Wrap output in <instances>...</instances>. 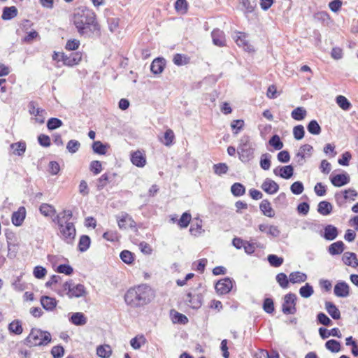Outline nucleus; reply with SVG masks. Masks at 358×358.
Wrapping results in <instances>:
<instances>
[{
  "instance_id": "obj_1",
  "label": "nucleus",
  "mask_w": 358,
  "mask_h": 358,
  "mask_svg": "<svg viewBox=\"0 0 358 358\" xmlns=\"http://www.w3.org/2000/svg\"><path fill=\"white\" fill-rule=\"evenodd\" d=\"M73 22L81 36L99 34L100 27L96 20V15L91 9L78 8L74 12Z\"/></svg>"
},
{
  "instance_id": "obj_2",
  "label": "nucleus",
  "mask_w": 358,
  "mask_h": 358,
  "mask_svg": "<svg viewBox=\"0 0 358 358\" xmlns=\"http://www.w3.org/2000/svg\"><path fill=\"white\" fill-rule=\"evenodd\" d=\"M154 296L151 287L145 284L130 288L124 295L126 303L133 308L141 307L149 303Z\"/></svg>"
},
{
  "instance_id": "obj_3",
  "label": "nucleus",
  "mask_w": 358,
  "mask_h": 358,
  "mask_svg": "<svg viewBox=\"0 0 358 358\" xmlns=\"http://www.w3.org/2000/svg\"><path fill=\"white\" fill-rule=\"evenodd\" d=\"M50 341V334L38 329H32L25 339L26 345L29 347L46 345Z\"/></svg>"
},
{
  "instance_id": "obj_4",
  "label": "nucleus",
  "mask_w": 358,
  "mask_h": 358,
  "mask_svg": "<svg viewBox=\"0 0 358 358\" xmlns=\"http://www.w3.org/2000/svg\"><path fill=\"white\" fill-rule=\"evenodd\" d=\"M237 152L242 162H248L254 158L255 148L249 136L244 135L241 138Z\"/></svg>"
},
{
  "instance_id": "obj_5",
  "label": "nucleus",
  "mask_w": 358,
  "mask_h": 358,
  "mask_svg": "<svg viewBox=\"0 0 358 358\" xmlns=\"http://www.w3.org/2000/svg\"><path fill=\"white\" fill-rule=\"evenodd\" d=\"M59 296L67 295L69 298H78L87 294L85 286L82 284L75 285L72 280L65 282L61 289L57 291Z\"/></svg>"
},
{
  "instance_id": "obj_6",
  "label": "nucleus",
  "mask_w": 358,
  "mask_h": 358,
  "mask_svg": "<svg viewBox=\"0 0 358 358\" xmlns=\"http://www.w3.org/2000/svg\"><path fill=\"white\" fill-rule=\"evenodd\" d=\"M61 238L67 244H72L76 238V230L73 222L65 223L59 228Z\"/></svg>"
},
{
  "instance_id": "obj_7",
  "label": "nucleus",
  "mask_w": 358,
  "mask_h": 358,
  "mask_svg": "<svg viewBox=\"0 0 358 358\" xmlns=\"http://www.w3.org/2000/svg\"><path fill=\"white\" fill-rule=\"evenodd\" d=\"M296 296L293 293H288L284 296V301L282 305V311L286 315H293L296 312Z\"/></svg>"
},
{
  "instance_id": "obj_8",
  "label": "nucleus",
  "mask_w": 358,
  "mask_h": 358,
  "mask_svg": "<svg viewBox=\"0 0 358 358\" xmlns=\"http://www.w3.org/2000/svg\"><path fill=\"white\" fill-rule=\"evenodd\" d=\"M28 110L31 115L35 116V120L39 123L43 124L45 122V117L47 114L45 110L41 108L36 101H31L29 103Z\"/></svg>"
},
{
  "instance_id": "obj_9",
  "label": "nucleus",
  "mask_w": 358,
  "mask_h": 358,
  "mask_svg": "<svg viewBox=\"0 0 358 358\" xmlns=\"http://www.w3.org/2000/svg\"><path fill=\"white\" fill-rule=\"evenodd\" d=\"M201 287V283H199L198 287L194 289V293L189 292L187 294L186 301L194 309H198L202 305L203 296L201 293L196 292V290Z\"/></svg>"
},
{
  "instance_id": "obj_10",
  "label": "nucleus",
  "mask_w": 358,
  "mask_h": 358,
  "mask_svg": "<svg viewBox=\"0 0 358 358\" xmlns=\"http://www.w3.org/2000/svg\"><path fill=\"white\" fill-rule=\"evenodd\" d=\"M234 280L230 278H224L218 280L215 285V289L219 294H226L229 293L233 287Z\"/></svg>"
},
{
  "instance_id": "obj_11",
  "label": "nucleus",
  "mask_w": 358,
  "mask_h": 358,
  "mask_svg": "<svg viewBox=\"0 0 358 358\" xmlns=\"http://www.w3.org/2000/svg\"><path fill=\"white\" fill-rule=\"evenodd\" d=\"M82 53L80 52H71L69 55L61 54V59L64 65L73 66L78 64L82 59Z\"/></svg>"
},
{
  "instance_id": "obj_12",
  "label": "nucleus",
  "mask_w": 358,
  "mask_h": 358,
  "mask_svg": "<svg viewBox=\"0 0 358 358\" xmlns=\"http://www.w3.org/2000/svg\"><path fill=\"white\" fill-rule=\"evenodd\" d=\"M235 40L236 44L243 48L245 51L248 52H253L254 48L252 45H251L248 41L247 40V35L243 32H236L234 36H233Z\"/></svg>"
},
{
  "instance_id": "obj_13",
  "label": "nucleus",
  "mask_w": 358,
  "mask_h": 358,
  "mask_svg": "<svg viewBox=\"0 0 358 358\" xmlns=\"http://www.w3.org/2000/svg\"><path fill=\"white\" fill-rule=\"evenodd\" d=\"M329 179L335 187H342L350 182V176L348 173H340L335 176H330Z\"/></svg>"
},
{
  "instance_id": "obj_14",
  "label": "nucleus",
  "mask_w": 358,
  "mask_h": 358,
  "mask_svg": "<svg viewBox=\"0 0 358 358\" xmlns=\"http://www.w3.org/2000/svg\"><path fill=\"white\" fill-rule=\"evenodd\" d=\"M334 292L338 297H347L350 294V287L344 281L338 282L334 286Z\"/></svg>"
},
{
  "instance_id": "obj_15",
  "label": "nucleus",
  "mask_w": 358,
  "mask_h": 358,
  "mask_svg": "<svg viewBox=\"0 0 358 358\" xmlns=\"http://www.w3.org/2000/svg\"><path fill=\"white\" fill-rule=\"evenodd\" d=\"M25 217L26 209L24 206H21L17 211L13 213L11 216L12 223L16 227H20L22 224Z\"/></svg>"
},
{
  "instance_id": "obj_16",
  "label": "nucleus",
  "mask_w": 358,
  "mask_h": 358,
  "mask_svg": "<svg viewBox=\"0 0 358 358\" xmlns=\"http://www.w3.org/2000/svg\"><path fill=\"white\" fill-rule=\"evenodd\" d=\"M261 188L268 194H273L279 189V185L271 178H266L262 184Z\"/></svg>"
},
{
  "instance_id": "obj_17",
  "label": "nucleus",
  "mask_w": 358,
  "mask_h": 358,
  "mask_svg": "<svg viewBox=\"0 0 358 358\" xmlns=\"http://www.w3.org/2000/svg\"><path fill=\"white\" fill-rule=\"evenodd\" d=\"M40 302L42 307L47 311H53L57 305L56 299L48 296H42Z\"/></svg>"
},
{
  "instance_id": "obj_18",
  "label": "nucleus",
  "mask_w": 358,
  "mask_h": 358,
  "mask_svg": "<svg viewBox=\"0 0 358 358\" xmlns=\"http://www.w3.org/2000/svg\"><path fill=\"white\" fill-rule=\"evenodd\" d=\"M166 60L162 57L155 59L150 65V71L155 75L160 74L164 69Z\"/></svg>"
},
{
  "instance_id": "obj_19",
  "label": "nucleus",
  "mask_w": 358,
  "mask_h": 358,
  "mask_svg": "<svg viewBox=\"0 0 358 358\" xmlns=\"http://www.w3.org/2000/svg\"><path fill=\"white\" fill-rule=\"evenodd\" d=\"M342 260L343 263L349 266L357 268L358 266V259L357 255L352 252H345L343 255Z\"/></svg>"
},
{
  "instance_id": "obj_20",
  "label": "nucleus",
  "mask_w": 358,
  "mask_h": 358,
  "mask_svg": "<svg viewBox=\"0 0 358 358\" xmlns=\"http://www.w3.org/2000/svg\"><path fill=\"white\" fill-rule=\"evenodd\" d=\"M116 176V173H108L103 174L98 180L96 182V188L98 190L103 189L108 183L111 182L112 180Z\"/></svg>"
},
{
  "instance_id": "obj_21",
  "label": "nucleus",
  "mask_w": 358,
  "mask_h": 358,
  "mask_svg": "<svg viewBox=\"0 0 358 358\" xmlns=\"http://www.w3.org/2000/svg\"><path fill=\"white\" fill-rule=\"evenodd\" d=\"M132 164L138 167H143L146 164V158L143 153L138 150L131 155Z\"/></svg>"
},
{
  "instance_id": "obj_22",
  "label": "nucleus",
  "mask_w": 358,
  "mask_h": 358,
  "mask_svg": "<svg viewBox=\"0 0 358 358\" xmlns=\"http://www.w3.org/2000/svg\"><path fill=\"white\" fill-rule=\"evenodd\" d=\"M213 43L219 47L225 45L224 33L220 29H214L211 33Z\"/></svg>"
},
{
  "instance_id": "obj_23",
  "label": "nucleus",
  "mask_w": 358,
  "mask_h": 358,
  "mask_svg": "<svg viewBox=\"0 0 358 358\" xmlns=\"http://www.w3.org/2000/svg\"><path fill=\"white\" fill-rule=\"evenodd\" d=\"M325 309L334 320H338L341 318V312L334 303L326 301Z\"/></svg>"
},
{
  "instance_id": "obj_24",
  "label": "nucleus",
  "mask_w": 358,
  "mask_h": 358,
  "mask_svg": "<svg viewBox=\"0 0 358 358\" xmlns=\"http://www.w3.org/2000/svg\"><path fill=\"white\" fill-rule=\"evenodd\" d=\"M338 229L331 225L328 224L324 229V238L328 241H333L338 236Z\"/></svg>"
},
{
  "instance_id": "obj_25",
  "label": "nucleus",
  "mask_w": 358,
  "mask_h": 358,
  "mask_svg": "<svg viewBox=\"0 0 358 358\" xmlns=\"http://www.w3.org/2000/svg\"><path fill=\"white\" fill-rule=\"evenodd\" d=\"M259 209L265 216L273 217L275 215V212L271 206V203L267 199H264L261 202Z\"/></svg>"
},
{
  "instance_id": "obj_26",
  "label": "nucleus",
  "mask_w": 358,
  "mask_h": 358,
  "mask_svg": "<svg viewBox=\"0 0 358 358\" xmlns=\"http://www.w3.org/2000/svg\"><path fill=\"white\" fill-rule=\"evenodd\" d=\"M70 322L76 326H83L87 323V318L83 313L77 312L71 315Z\"/></svg>"
},
{
  "instance_id": "obj_27",
  "label": "nucleus",
  "mask_w": 358,
  "mask_h": 358,
  "mask_svg": "<svg viewBox=\"0 0 358 358\" xmlns=\"http://www.w3.org/2000/svg\"><path fill=\"white\" fill-rule=\"evenodd\" d=\"M345 249V245L341 241L331 243L328 248V252L331 255H341Z\"/></svg>"
},
{
  "instance_id": "obj_28",
  "label": "nucleus",
  "mask_w": 358,
  "mask_h": 358,
  "mask_svg": "<svg viewBox=\"0 0 358 358\" xmlns=\"http://www.w3.org/2000/svg\"><path fill=\"white\" fill-rule=\"evenodd\" d=\"M10 150H13V154L17 156H22L26 151V143L24 141H19L10 144Z\"/></svg>"
},
{
  "instance_id": "obj_29",
  "label": "nucleus",
  "mask_w": 358,
  "mask_h": 358,
  "mask_svg": "<svg viewBox=\"0 0 358 358\" xmlns=\"http://www.w3.org/2000/svg\"><path fill=\"white\" fill-rule=\"evenodd\" d=\"M333 206L327 201H322L317 205V212L322 215H328L332 212Z\"/></svg>"
},
{
  "instance_id": "obj_30",
  "label": "nucleus",
  "mask_w": 358,
  "mask_h": 358,
  "mask_svg": "<svg viewBox=\"0 0 358 358\" xmlns=\"http://www.w3.org/2000/svg\"><path fill=\"white\" fill-rule=\"evenodd\" d=\"M124 222H128V227L134 228L136 227V222L133 218L128 215H123L121 218L117 220L118 227L121 229H126L127 224Z\"/></svg>"
},
{
  "instance_id": "obj_31",
  "label": "nucleus",
  "mask_w": 358,
  "mask_h": 358,
  "mask_svg": "<svg viewBox=\"0 0 358 358\" xmlns=\"http://www.w3.org/2000/svg\"><path fill=\"white\" fill-rule=\"evenodd\" d=\"M289 279L290 282L293 284L301 283L305 282L307 280V275L304 273L300 271H294L289 274Z\"/></svg>"
},
{
  "instance_id": "obj_32",
  "label": "nucleus",
  "mask_w": 358,
  "mask_h": 358,
  "mask_svg": "<svg viewBox=\"0 0 358 358\" xmlns=\"http://www.w3.org/2000/svg\"><path fill=\"white\" fill-rule=\"evenodd\" d=\"M17 15V9L15 6L4 7L1 17L4 20H10Z\"/></svg>"
},
{
  "instance_id": "obj_33",
  "label": "nucleus",
  "mask_w": 358,
  "mask_h": 358,
  "mask_svg": "<svg viewBox=\"0 0 358 358\" xmlns=\"http://www.w3.org/2000/svg\"><path fill=\"white\" fill-rule=\"evenodd\" d=\"M91 244V239L87 235H82L80 237L78 248V250L81 252H84L87 251Z\"/></svg>"
},
{
  "instance_id": "obj_34",
  "label": "nucleus",
  "mask_w": 358,
  "mask_h": 358,
  "mask_svg": "<svg viewBox=\"0 0 358 358\" xmlns=\"http://www.w3.org/2000/svg\"><path fill=\"white\" fill-rule=\"evenodd\" d=\"M307 115L306 110L301 106H299L293 110L291 113L292 117L297 121L303 120Z\"/></svg>"
},
{
  "instance_id": "obj_35",
  "label": "nucleus",
  "mask_w": 358,
  "mask_h": 358,
  "mask_svg": "<svg viewBox=\"0 0 358 358\" xmlns=\"http://www.w3.org/2000/svg\"><path fill=\"white\" fill-rule=\"evenodd\" d=\"M39 210L40 213L45 217H50L56 213V210L54 206L45 203L40 206Z\"/></svg>"
},
{
  "instance_id": "obj_36",
  "label": "nucleus",
  "mask_w": 358,
  "mask_h": 358,
  "mask_svg": "<svg viewBox=\"0 0 358 358\" xmlns=\"http://www.w3.org/2000/svg\"><path fill=\"white\" fill-rule=\"evenodd\" d=\"M96 354L101 358H109L112 355V349L108 345H100L96 349Z\"/></svg>"
},
{
  "instance_id": "obj_37",
  "label": "nucleus",
  "mask_w": 358,
  "mask_h": 358,
  "mask_svg": "<svg viewBox=\"0 0 358 358\" xmlns=\"http://www.w3.org/2000/svg\"><path fill=\"white\" fill-rule=\"evenodd\" d=\"M336 102L338 106L343 110H349L352 107L351 103L345 96L343 95L337 96L336 98Z\"/></svg>"
},
{
  "instance_id": "obj_38",
  "label": "nucleus",
  "mask_w": 358,
  "mask_h": 358,
  "mask_svg": "<svg viewBox=\"0 0 358 358\" xmlns=\"http://www.w3.org/2000/svg\"><path fill=\"white\" fill-rule=\"evenodd\" d=\"M325 348L333 353H336L341 351V345L340 342L336 340L331 339L326 342Z\"/></svg>"
},
{
  "instance_id": "obj_39",
  "label": "nucleus",
  "mask_w": 358,
  "mask_h": 358,
  "mask_svg": "<svg viewBox=\"0 0 358 358\" xmlns=\"http://www.w3.org/2000/svg\"><path fill=\"white\" fill-rule=\"evenodd\" d=\"M174 7L177 13L184 15L187 13L188 3L187 0H177Z\"/></svg>"
},
{
  "instance_id": "obj_40",
  "label": "nucleus",
  "mask_w": 358,
  "mask_h": 358,
  "mask_svg": "<svg viewBox=\"0 0 358 358\" xmlns=\"http://www.w3.org/2000/svg\"><path fill=\"white\" fill-rule=\"evenodd\" d=\"M294 174V168L292 165L280 167L279 176L284 179H289Z\"/></svg>"
},
{
  "instance_id": "obj_41",
  "label": "nucleus",
  "mask_w": 358,
  "mask_h": 358,
  "mask_svg": "<svg viewBox=\"0 0 358 358\" xmlns=\"http://www.w3.org/2000/svg\"><path fill=\"white\" fill-rule=\"evenodd\" d=\"M231 192L234 196H241L245 194V187L240 182H235L231 187Z\"/></svg>"
},
{
  "instance_id": "obj_42",
  "label": "nucleus",
  "mask_w": 358,
  "mask_h": 358,
  "mask_svg": "<svg viewBox=\"0 0 358 358\" xmlns=\"http://www.w3.org/2000/svg\"><path fill=\"white\" fill-rule=\"evenodd\" d=\"M8 330L16 335L21 334L23 331L21 322L18 320L13 321L8 325Z\"/></svg>"
},
{
  "instance_id": "obj_43",
  "label": "nucleus",
  "mask_w": 358,
  "mask_h": 358,
  "mask_svg": "<svg viewBox=\"0 0 358 358\" xmlns=\"http://www.w3.org/2000/svg\"><path fill=\"white\" fill-rule=\"evenodd\" d=\"M241 4L245 9V14L252 13L256 8V0H242Z\"/></svg>"
},
{
  "instance_id": "obj_44",
  "label": "nucleus",
  "mask_w": 358,
  "mask_h": 358,
  "mask_svg": "<svg viewBox=\"0 0 358 358\" xmlns=\"http://www.w3.org/2000/svg\"><path fill=\"white\" fill-rule=\"evenodd\" d=\"M307 129L309 133L313 135H319L321 133L322 129L318 122L313 120L307 125Z\"/></svg>"
},
{
  "instance_id": "obj_45",
  "label": "nucleus",
  "mask_w": 358,
  "mask_h": 358,
  "mask_svg": "<svg viewBox=\"0 0 358 358\" xmlns=\"http://www.w3.org/2000/svg\"><path fill=\"white\" fill-rule=\"evenodd\" d=\"M146 342L144 336H137L130 341V345L134 350H138Z\"/></svg>"
},
{
  "instance_id": "obj_46",
  "label": "nucleus",
  "mask_w": 358,
  "mask_h": 358,
  "mask_svg": "<svg viewBox=\"0 0 358 358\" xmlns=\"http://www.w3.org/2000/svg\"><path fill=\"white\" fill-rule=\"evenodd\" d=\"M314 293L313 287L309 283H306L299 289V294L303 298H309Z\"/></svg>"
},
{
  "instance_id": "obj_47",
  "label": "nucleus",
  "mask_w": 358,
  "mask_h": 358,
  "mask_svg": "<svg viewBox=\"0 0 358 358\" xmlns=\"http://www.w3.org/2000/svg\"><path fill=\"white\" fill-rule=\"evenodd\" d=\"M275 279L277 282L280 286V287H282V289H286L288 287L289 282L290 281L285 273H280L277 274Z\"/></svg>"
},
{
  "instance_id": "obj_48",
  "label": "nucleus",
  "mask_w": 358,
  "mask_h": 358,
  "mask_svg": "<svg viewBox=\"0 0 358 358\" xmlns=\"http://www.w3.org/2000/svg\"><path fill=\"white\" fill-rule=\"evenodd\" d=\"M120 257L122 261L127 264H132L134 260V254L127 250H124L120 252Z\"/></svg>"
},
{
  "instance_id": "obj_49",
  "label": "nucleus",
  "mask_w": 358,
  "mask_h": 358,
  "mask_svg": "<svg viewBox=\"0 0 358 358\" xmlns=\"http://www.w3.org/2000/svg\"><path fill=\"white\" fill-rule=\"evenodd\" d=\"M268 143L271 146L273 147L275 150H280L283 148V143L280 140L278 135H273L269 140Z\"/></svg>"
},
{
  "instance_id": "obj_50",
  "label": "nucleus",
  "mask_w": 358,
  "mask_h": 358,
  "mask_svg": "<svg viewBox=\"0 0 358 358\" xmlns=\"http://www.w3.org/2000/svg\"><path fill=\"white\" fill-rule=\"evenodd\" d=\"M317 322L327 327L331 326L333 324L331 320L322 312L319 313L317 315Z\"/></svg>"
},
{
  "instance_id": "obj_51",
  "label": "nucleus",
  "mask_w": 358,
  "mask_h": 358,
  "mask_svg": "<svg viewBox=\"0 0 358 358\" xmlns=\"http://www.w3.org/2000/svg\"><path fill=\"white\" fill-rule=\"evenodd\" d=\"M267 259L270 265L273 267L280 266L284 262L282 257H278L276 255H269Z\"/></svg>"
},
{
  "instance_id": "obj_52",
  "label": "nucleus",
  "mask_w": 358,
  "mask_h": 358,
  "mask_svg": "<svg viewBox=\"0 0 358 358\" xmlns=\"http://www.w3.org/2000/svg\"><path fill=\"white\" fill-rule=\"evenodd\" d=\"M92 150L96 154L105 155L106 153V145L99 141H94L92 143Z\"/></svg>"
},
{
  "instance_id": "obj_53",
  "label": "nucleus",
  "mask_w": 358,
  "mask_h": 358,
  "mask_svg": "<svg viewBox=\"0 0 358 358\" xmlns=\"http://www.w3.org/2000/svg\"><path fill=\"white\" fill-rule=\"evenodd\" d=\"M62 125V121L57 117H51L47 122V127L49 130H55Z\"/></svg>"
},
{
  "instance_id": "obj_54",
  "label": "nucleus",
  "mask_w": 358,
  "mask_h": 358,
  "mask_svg": "<svg viewBox=\"0 0 358 358\" xmlns=\"http://www.w3.org/2000/svg\"><path fill=\"white\" fill-rule=\"evenodd\" d=\"M192 219L191 214L188 212H185L182 213L181 217L178 222V224L181 228H186L188 227L189 224L190 223Z\"/></svg>"
},
{
  "instance_id": "obj_55",
  "label": "nucleus",
  "mask_w": 358,
  "mask_h": 358,
  "mask_svg": "<svg viewBox=\"0 0 358 358\" xmlns=\"http://www.w3.org/2000/svg\"><path fill=\"white\" fill-rule=\"evenodd\" d=\"M271 155L265 153L262 155L260 159V166L264 170H268L271 166Z\"/></svg>"
},
{
  "instance_id": "obj_56",
  "label": "nucleus",
  "mask_w": 358,
  "mask_h": 358,
  "mask_svg": "<svg viewBox=\"0 0 358 358\" xmlns=\"http://www.w3.org/2000/svg\"><path fill=\"white\" fill-rule=\"evenodd\" d=\"M173 62L177 66H182L189 62V58L182 54H176L173 56Z\"/></svg>"
},
{
  "instance_id": "obj_57",
  "label": "nucleus",
  "mask_w": 358,
  "mask_h": 358,
  "mask_svg": "<svg viewBox=\"0 0 358 358\" xmlns=\"http://www.w3.org/2000/svg\"><path fill=\"white\" fill-rule=\"evenodd\" d=\"M18 246L15 243L8 241V257L13 259L16 257L17 253Z\"/></svg>"
},
{
  "instance_id": "obj_58",
  "label": "nucleus",
  "mask_w": 358,
  "mask_h": 358,
  "mask_svg": "<svg viewBox=\"0 0 358 358\" xmlns=\"http://www.w3.org/2000/svg\"><path fill=\"white\" fill-rule=\"evenodd\" d=\"M80 148V143L77 140H70L66 145L67 150L71 153H76Z\"/></svg>"
},
{
  "instance_id": "obj_59",
  "label": "nucleus",
  "mask_w": 358,
  "mask_h": 358,
  "mask_svg": "<svg viewBox=\"0 0 358 358\" xmlns=\"http://www.w3.org/2000/svg\"><path fill=\"white\" fill-rule=\"evenodd\" d=\"M47 274V270L45 267L41 266H36L33 271L34 276L37 279H43Z\"/></svg>"
},
{
  "instance_id": "obj_60",
  "label": "nucleus",
  "mask_w": 358,
  "mask_h": 358,
  "mask_svg": "<svg viewBox=\"0 0 358 358\" xmlns=\"http://www.w3.org/2000/svg\"><path fill=\"white\" fill-rule=\"evenodd\" d=\"M305 130L303 125H296L293 129V135L296 140H301L304 137Z\"/></svg>"
},
{
  "instance_id": "obj_61",
  "label": "nucleus",
  "mask_w": 358,
  "mask_h": 358,
  "mask_svg": "<svg viewBox=\"0 0 358 358\" xmlns=\"http://www.w3.org/2000/svg\"><path fill=\"white\" fill-rule=\"evenodd\" d=\"M174 133L171 129H167L164 135V141H162L163 143L166 146H170L173 144V141L174 139Z\"/></svg>"
},
{
  "instance_id": "obj_62",
  "label": "nucleus",
  "mask_w": 358,
  "mask_h": 358,
  "mask_svg": "<svg viewBox=\"0 0 358 358\" xmlns=\"http://www.w3.org/2000/svg\"><path fill=\"white\" fill-rule=\"evenodd\" d=\"M263 309L267 313H273L274 311L273 301L271 298H266L263 303Z\"/></svg>"
},
{
  "instance_id": "obj_63",
  "label": "nucleus",
  "mask_w": 358,
  "mask_h": 358,
  "mask_svg": "<svg viewBox=\"0 0 358 358\" xmlns=\"http://www.w3.org/2000/svg\"><path fill=\"white\" fill-rule=\"evenodd\" d=\"M290 190L294 194L299 195L303 192L304 187L301 182L296 181L292 184Z\"/></svg>"
},
{
  "instance_id": "obj_64",
  "label": "nucleus",
  "mask_w": 358,
  "mask_h": 358,
  "mask_svg": "<svg viewBox=\"0 0 358 358\" xmlns=\"http://www.w3.org/2000/svg\"><path fill=\"white\" fill-rule=\"evenodd\" d=\"M56 271L59 273H64L65 275H70L73 273V269L69 264H60L57 267Z\"/></svg>"
}]
</instances>
